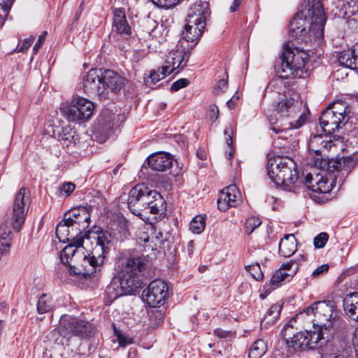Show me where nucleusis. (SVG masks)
I'll use <instances>...</instances> for the list:
<instances>
[{"mask_svg": "<svg viewBox=\"0 0 358 358\" xmlns=\"http://www.w3.org/2000/svg\"><path fill=\"white\" fill-rule=\"evenodd\" d=\"M113 30L120 34L129 35L131 27H129L122 8H115L113 11Z\"/></svg>", "mask_w": 358, "mask_h": 358, "instance_id": "c756f323", "label": "nucleus"}, {"mask_svg": "<svg viewBox=\"0 0 358 358\" xmlns=\"http://www.w3.org/2000/svg\"><path fill=\"white\" fill-rule=\"evenodd\" d=\"M345 123L346 122L341 120V119L327 108L322 113L320 117V124L327 134H331L338 129L341 124Z\"/></svg>", "mask_w": 358, "mask_h": 358, "instance_id": "a878e982", "label": "nucleus"}, {"mask_svg": "<svg viewBox=\"0 0 358 358\" xmlns=\"http://www.w3.org/2000/svg\"><path fill=\"white\" fill-rule=\"evenodd\" d=\"M305 185L308 189L313 192L326 194L331 189V184L320 173L316 174L313 178V175L308 173L305 178Z\"/></svg>", "mask_w": 358, "mask_h": 358, "instance_id": "b1692460", "label": "nucleus"}, {"mask_svg": "<svg viewBox=\"0 0 358 358\" xmlns=\"http://www.w3.org/2000/svg\"><path fill=\"white\" fill-rule=\"evenodd\" d=\"M243 0H234L232 5L230 6V12L234 13L238 10Z\"/></svg>", "mask_w": 358, "mask_h": 358, "instance_id": "69168bd1", "label": "nucleus"}, {"mask_svg": "<svg viewBox=\"0 0 358 358\" xmlns=\"http://www.w3.org/2000/svg\"><path fill=\"white\" fill-rule=\"evenodd\" d=\"M148 166L156 171H166L172 166L173 159L169 154L158 152L147 159Z\"/></svg>", "mask_w": 358, "mask_h": 358, "instance_id": "393cba45", "label": "nucleus"}, {"mask_svg": "<svg viewBox=\"0 0 358 358\" xmlns=\"http://www.w3.org/2000/svg\"><path fill=\"white\" fill-rule=\"evenodd\" d=\"M316 312L313 320V330L319 331L322 338L328 340L330 337L345 331L341 319L334 313V307L326 301L316 302Z\"/></svg>", "mask_w": 358, "mask_h": 358, "instance_id": "20e7f679", "label": "nucleus"}, {"mask_svg": "<svg viewBox=\"0 0 358 358\" xmlns=\"http://www.w3.org/2000/svg\"><path fill=\"white\" fill-rule=\"evenodd\" d=\"M117 337L119 344L121 347H125L127 345L131 343V339L127 338L126 336L120 334H117Z\"/></svg>", "mask_w": 358, "mask_h": 358, "instance_id": "680f3d73", "label": "nucleus"}, {"mask_svg": "<svg viewBox=\"0 0 358 358\" xmlns=\"http://www.w3.org/2000/svg\"><path fill=\"white\" fill-rule=\"evenodd\" d=\"M347 108L348 107L340 101L334 102L327 108L344 122H347L350 119V112L347 111Z\"/></svg>", "mask_w": 358, "mask_h": 358, "instance_id": "a19ab883", "label": "nucleus"}, {"mask_svg": "<svg viewBox=\"0 0 358 358\" xmlns=\"http://www.w3.org/2000/svg\"><path fill=\"white\" fill-rule=\"evenodd\" d=\"M108 231L113 240L115 241H123L130 236L128 222L124 217H118L114 220L110 224Z\"/></svg>", "mask_w": 358, "mask_h": 358, "instance_id": "5701e85b", "label": "nucleus"}, {"mask_svg": "<svg viewBox=\"0 0 358 358\" xmlns=\"http://www.w3.org/2000/svg\"><path fill=\"white\" fill-rule=\"evenodd\" d=\"M82 257L79 256L78 263L72 265L70 268L71 275H82L84 277L94 275L96 270H99L103 262H98L96 255L91 253V256H87L82 251Z\"/></svg>", "mask_w": 358, "mask_h": 358, "instance_id": "4468645a", "label": "nucleus"}, {"mask_svg": "<svg viewBox=\"0 0 358 358\" xmlns=\"http://www.w3.org/2000/svg\"><path fill=\"white\" fill-rule=\"evenodd\" d=\"M297 250L296 239L294 234H286L279 243V252L285 257H289Z\"/></svg>", "mask_w": 358, "mask_h": 358, "instance_id": "7c9ffc66", "label": "nucleus"}, {"mask_svg": "<svg viewBox=\"0 0 358 358\" xmlns=\"http://www.w3.org/2000/svg\"><path fill=\"white\" fill-rule=\"evenodd\" d=\"M191 51L185 47H180L179 42H178L176 49L169 52L166 57L163 65L165 69L171 73L177 69H182L187 65Z\"/></svg>", "mask_w": 358, "mask_h": 358, "instance_id": "f3484780", "label": "nucleus"}, {"mask_svg": "<svg viewBox=\"0 0 358 358\" xmlns=\"http://www.w3.org/2000/svg\"><path fill=\"white\" fill-rule=\"evenodd\" d=\"M154 4L162 8H171L178 4L180 0H152Z\"/></svg>", "mask_w": 358, "mask_h": 358, "instance_id": "8fccbe9b", "label": "nucleus"}, {"mask_svg": "<svg viewBox=\"0 0 358 358\" xmlns=\"http://www.w3.org/2000/svg\"><path fill=\"white\" fill-rule=\"evenodd\" d=\"M189 82L187 79L185 78H181L176 82H174L171 87V91H178L179 90L189 85Z\"/></svg>", "mask_w": 358, "mask_h": 358, "instance_id": "864d4df0", "label": "nucleus"}, {"mask_svg": "<svg viewBox=\"0 0 358 358\" xmlns=\"http://www.w3.org/2000/svg\"><path fill=\"white\" fill-rule=\"evenodd\" d=\"M148 259L144 256L132 255L118 259L115 271L120 278L121 285L132 289L136 287V276L146 267Z\"/></svg>", "mask_w": 358, "mask_h": 358, "instance_id": "39448f33", "label": "nucleus"}, {"mask_svg": "<svg viewBox=\"0 0 358 358\" xmlns=\"http://www.w3.org/2000/svg\"><path fill=\"white\" fill-rule=\"evenodd\" d=\"M103 72L101 70L90 69L83 80V89L89 96H98L105 99V88L103 84Z\"/></svg>", "mask_w": 358, "mask_h": 358, "instance_id": "f8f14e48", "label": "nucleus"}, {"mask_svg": "<svg viewBox=\"0 0 358 358\" xmlns=\"http://www.w3.org/2000/svg\"><path fill=\"white\" fill-rule=\"evenodd\" d=\"M206 227V216L203 215H198L195 216L189 224V230L195 234H201Z\"/></svg>", "mask_w": 358, "mask_h": 358, "instance_id": "79ce46f5", "label": "nucleus"}, {"mask_svg": "<svg viewBox=\"0 0 358 358\" xmlns=\"http://www.w3.org/2000/svg\"><path fill=\"white\" fill-rule=\"evenodd\" d=\"M46 36H47V32L44 31L39 36L38 42L34 45V48H33V50H34V52L35 53H37V52L40 49L41 43H43L45 41V38H46Z\"/></svg>", "mask_w": 358, "mask_h": 358, "instance_id": "e2e57ef3", "label": "nucleus"}, {"mask_svg": "<svg viewBox=\"0 0 358 358\" xmlns=\"http://www.w3.org/2000/svg\"><path fill=\"white\" fill-rule=\"evenodd\" d=\"M153 192H156L155 190H150L147 187H145V191H143V196L141 197V200L140 201L142 204V207L141 208V216L143 215V213L147 211V208L152 203L153 199H155V196L152 194Z\"/></svg>", "mask_w": 358, "mask_h": 358, "instance_id": "c03bdc74", "label": "nucleus"}, {"mask_svg": "<svg viewBox=\"0 0 358 358\" xmlns=\"http://www.w3.org/2000/svg\"><path fill=\"white\" fill-rule=\"evenodd\" d=\"M281 311V306L277 303L273 304L266 311L264 318L261 321V328L267 329L272 326L278 319Z\"/></svg>", "mask_w": 358, "mask_h": 358, "instance_id": "c9c22d12", "label": "nucleus"}, {"mask_svg": "<svg viewBox=\"0 0 358 358\" xmlns=\"http://www.w3.org/2000/svg\"><path fill=\"white\" fill-rule=\"evenodd\" d=\"M292 327L286 326L283 329V336H285L287 345L294 350H304L306 349L315 348L317 343L323 340L322 334L319 331H306L297 332L289 336L292 334Z\"/></svg>", "mask_w": 358, "mask_h": 358, "instance_id": "0eeeda50", "label": "nucleus"}, {"mask_svg": "<svg viewBox=\"0 0 358 358\" xmlns=\"http://www.w3.org/2000/svg\"><path fill=\"white\" fill-rule=\"evenodd\" d=\"M306 260L304 255H301L299 257L291 259L287 263L283 264L279 269L285 271L288 277H292L295 275L299 269V264Z\"/></svg>", "mask_w": 358, "mask_h": 358, "instance_id": "58836bf2", "label": "nucleus"}, {"mask_svg": "<svg viewBox=\"0 0 358 358\" xmlns=\"http://www.w3.org/2000/svg\"><path fill=\"white\" fill-rule=\"evenodd\" d=\"M219 117V109L216 105H211L208 110V117L212 122H215Z\"/></svg>", "mask_w": 358, "mask_h": 358, "instance_id": "5fc2aeb1", "label": "nucleus"}, {"mask_svg": "<svg viewBox=\"0 0 358 358\" xmlns=\"http://www.w3.org/2000/svg\"><path fill=\"white\" fill-rule=\"evenodd\" d=\"M80 247L73 243H69L61 252L60 259L64 269L68 271L69 273L72 265L78 263L79 256H82V250L79 249Z\"/></svg>", "mask_w": 358, "mask_h": 358, "instance_id": "4be33fe9", "label": "nucleus"}, {"mask_svg": "<svg viewBox=\"0 0 358 358\" xmlns=\"http://www.w3.org/2000/svg\"><path fill=\"white\" fill-rule=\"evenodd\" d=\"M267 344L262 339L257 340L250 348L248 358H261L267 351Z\"/></svg>", "mask_w": 358, "mask_h": 358, "instance_id": "ea45409f", "label": "nucleus"}, {"mask_svg": "<svg viewBox=\"0 0 358 358\" xmlns=\"http://www.w3.org/2000/svg\"><path fill=\"white\" fill-rule=\"evenodd\" d=\"M300 106L301 103L298 101L285 96V98L278 102L276 110L281 117H294L300 113Z\"/></svg>", "mask_w": 358, "mask_h": 358, "instance_id": "bb28decb", "label": "nucleus"}, {"mask_svg": "<svg viewBox=\"0 0 358 358\" xmlns=\"http://www.w3.org/2000/svg\"><path fill=\"white\" fill-rule=\"evenodd\" d=\"M214 334L218 338H224L228 337L230 334V332L223 330L220 328H217L214 330Z\"/></svg>", "mask_w": 358, "mask_h": 358, "instance_id": "0e129e2a", "label": "nucleus"}, {"mask_svg": "<svg viewBox=\"0 0 358 358\" xmlns=\"http://www.w3.org/2000/svg\"><path fill=\"white\" fill-rule=\"evenodd\" d=\"M241 202L240 192L235 185H230L224 188L217 199V207L222 211L229 207H236Z\"/></svg>", "mask_w": 358, "mask_h": 358, "instance_id": "a211bd4d", "label": "nucleus"}, {"mask_svg": "<svg viewBox=\"0 0 358 358\" xmlns=\"http://www.w3.org/2000/svg\"><path fill=\"white\" fill-rule=\"evenodd\" d=\"M248 271L250 272L253 278L257 280H260L263 278V273L260 270L259 264L248 266Z\"/></svg>", "mask_w": 358, "mask_h": 358, "instance_id": "603ef678", "label": "nucleus"}, {"mask_svg": "<svg viewBox=\"0 0 358 358\" xmlns=\"http://www.w3.org/2000/svg\"><path fill=\"white\" fill-rule=\"evenodd\" d=\"M143 191H145V187L143 185H137L133 187L129 193V197L127 200V205L129 209L132 212L133 214L141 216V208L142 204L140 201L143 196Z\"/></svg>", "mask_w": 358, "mask_h": 358, "instance_id": "cd10ccee", "label": "nucleus"}, {"mask_svg": "<svg viewBox=\"0 0 358 358\" xmlns=\"http://www.w3.org/2000/svg\"><path fill=\"white\" fill-rule=\"evenodd\" d=\"M326 16L320 0H308L306 7L297 13L289 24L291 36L307 43L323 37Z\"/></svg>", "mask_w": 358, "mask_h": 358, "instance_id": "f257e3e1", "label": "nucleus"}, {"mask_svg": "<svg viewBox=\"0 0 358 358\" xmlns=\"http://www.w3.org/2000/svg\"><path fill=\"white\" fill-rule=\"evenodd\" d=\"M85 238L90 240L92 243L95 244L91 253L96 255V257L98 258V262H101L104 261L105 255L109 251L108 245L113 241L108 230H89L85 232Z\"/></svg>", "mask_w": 358, "mask_h": 358, "instance_id": "9b49d317", "label": "nucleus"}, {"mask_svg": "<svg viewBox=\"0 0 358 358\" xmlns=\"http://www.w3.org/2000/svg\"><path fill=\"white\" fill-rule=\"evenodd\" d=\"M227 81L225 79H221L218 81L217 87L220 90H222L226 87Z\"/></svg>", "mask_w": 358, "mask_h": 358, "instance_id": "774afa93", "label": "nucleus"}, {"mask_svg": "<svg viewBox=\"0 0 358 358\" xmlns=\"http://www.w3.org/2000/svg\"><path fill=\"white\" fill-rule=\"evenodd\" d=\"M333 145V141L327 134L324 136L318 134L312 136L308 143L311 165L320 169H324L328 167L338 171H350L352 168V159L351 157H343L338 161H329L326 157V153Z\"/></svg>", "mask_w": 358, "mask_h": 358, "instance_id": "7ed1b4c3", "label": "nucleus"}, {"mask_svg": "<svg viewBox=\"0 0 358 358\" xmlns=\"http://www.w3.org/2000/svg\"><path fill=\"white\" fill-rule=\"evenodd\" d=\"M94 109L92 102L83 97H76L71 100L65 113L71 122L87 120L92 116Z\"/></svg>", "mask_w": 358, "mask_h": 358, "instance_id": "9d476101", "label": "nucleus"}, {"mask_svg": "<svg viewBox=\"0 0 358 358\" xmlns=\"http://www.w3.org/2000/svg\"><path fill=\"white\" fill-rule=\"evenodd\" d=\"M291 277H288L287 272L285 271H282V269H278L275 273L273 275L270 280V283L275 287L279 286L281 282L285 280L287 278H290Z\"/></svg>", "mask_w": 358, "mask_h": 358, "instance_id": "a18cd8bd", "label": "nucleus"}, {"mask_svg": "<svg viewBox=\"0 0 358 358\" xmlns=\"http://www.w3.org/2000/svg\"><path fill=\"white\" fill-rule=\"evenodd\" d=\"M308 59V54L297 48H292L289 43L285 45L280 57V68L282 76H294L297 71L302 70Z\"/></svg>", "mask_w": 358, "mask_h": 358, "instance_id": "423d86ee", "label": "nucleus"}, {"mask_svg": "<svg viewBox=\"0 0 358 358\" xmlns=\"http://www.w3.org/2000/svg\"><path fill=\"white\" fill-rule=\"evenodd\" d=\"M316 303H313L312 306L308 307L303 312L300 313L297 315V317H303L305 315L310 316L313 315L315 317V314L316 312Z\"/></svg>", "mask_w": 358, "mask_h": 358, "instance_id": "6e6d98bb", "label": "nucleus"}, {"mask_svg": "<svg viewBox=\"0 0 358 358\" xmlns=\"http://www.w3.org/2000/svg\"><path fill=\"white\" fill-rule=\"evenodd\" d=\"M1 2L0 3V6L5 13L7 15L9 10H10L11 6L15 0H0Z\"/></svg>", "mask_w": 358, "mask_h": 358, "instance_id": "4d7b16f0", "label": "nucleus"}, {"mask_svg": "<svg viewBox=\"0 0 358 358\" xmlns=\"http://www.w3.org/2000/svg\"><path fill=\"white\" fill-rule=\"evenodd\" d=\"M266 171L271 180L285 190L294 192L303 185L299 178L296 164L289 157L269 158Z\"/></svg>", "mask_w": 358, "mask_h": 358, "instance_id": "f03ea898", "label": "nucleus"}, {"mask_svg": "<svg viewBox=\"0 0 358 358\" xmlns=\"http://www.w3.org/2000/svg\"><path fill=\"white\" fill-rule=\"evenodd\" d=\"M152 194L155 196V199H153L151 205L147 208V211L143 214L150 213L155 215L157 218V215L160 217L164 213L165 210V201L164 198L157 192H153Z\"/></svg>", "mask_w": 358, "mask_h": 358, "instance_id": "f704fd0d", "label": "nucleus"}, {"mask_svg": "<svg viewBox=\"0 0 358 358\" xmlns=\"http://www.w3.org/2000/svg\"><path fill=\"white\" fill-rule=\"evenodd\" d=\"M338 62L345 67L358 69V55L356 54L354 49H348L340 52Z\"/></svg>", "mask_w": 358, "mask_h": 358, "instance_id": "473e14b6", "label": "nucleus"}, {"mask_svg": "<svg viewBox=\"0 0 358 358\" xmlns=\"http://www.w3.org/2000/svg\"><path fill=\"white\" fill-rule=\"evenodd\" d=\"M343 308L349 317L358 321V293L348 294L343 300Z\"/></svg>", "mask_w": 358, "mask_h": 358, "instance_id": "2f4dec72", "label": "nucleus"}, {"mask_svg": "<svg viewBox=\"0 0 358 358\" xmlns=\"http://www.w3.org/2000/svg\"><path fill=\"white\" fill-rule=\"evenodd\" d=\"M75 185L72 182H68L63 184L61 187V191L69 195L75 189Z\"/></svg>", "mask_w": 358, "mask_h": 358, "instance_id": "bf43d9fd", "label": "nucleus"}, {"mask_svg": "<svg viewBox=\"0 0 358 358\" xmlns=\"http://www.w3.org/2000/svg\"><path fill=\"white\" fill-rule=\"evenodd\" d=\"M56 236L60 242H69L77 246H82L85 238L83 231L66 222L65 217L57 224Z\"/></svg>", "mask_w": 358, "mask_h": 358, "instance_id": "2eb2a0df", "label": "nucleus"}, {"mask_svg": "<svg viewBox=\"0 0 358 358\" xmlns=\"http://www.w3.org/2000/svg\"><path fill=\"white\" fill-rule=\"evenodd\" d=\"M64 217L66 222L71 225L84 231L89 227L90 222V215L89 211L85 207H80L71 210Z\"/></svg>", "mask_w": 358, "mask_h": 358, "instance_id": "aec40b11", "label": "nucleus"}, {"mask_svg": "<svg viewBox=\"0 0 358 358\" xmlns=\"http://www.w3.org/2000/svg\"><path fill=\"white\" fill-rule=\"evenodd\" d=\"M53 307L52 299L50 296L43 294L38 301L37 310L39 314H43L50 311Z\"/></svg>", "mask_w": 358, "mask_h": 358, "instance_id": "37998d69", "label": "nucleus"}, {"mask_svg": "<svg viewBox=\"0 0 358 358\" xmlns=\"http://www.w3.org/2000/svg\"><path fill=\"white\" fill-rule=\"evenodd\" d=\"M206 23L195 22V24H191L186 20V24L182 33V38L178 41L179 46L192 50L197 44L200 36L206 27Z\"/></svg>", "mask_w": 358, "mask_h": 358, "instance_id": "dca6fc26", "label": "nucleus"}, {"mask_svg": "<svg viewBox=\"0 0 358 358\" xmlns=\"http://www.w3.org/2000/svg\"><path fill=\"white\" fill-rule=\"evenodd\" d=\"M103 84L105 85V97L110 91L113 92L120 91L127 82V80L124 77L111 70H106L103 71Z\"/></svg>", "mask_w": 358, "mask_h": 358, "instance_id": "412c9836", "label": "nucleus"}, {"mask_svg": "<svg viewBox=\"0 0 358 358\" xmlns=\"http://www.w3.org/2000/svg\"><path fill=\"white\" fill-rule=\"evenodd\" d=\"M329 238V235L325 232L319 234L314 238V246L316 248H322L327 243Z\"/></svg>", "mask_w": 358, "mask_h": 358, "instance_id": "09e8293b", "label": "nucleus"}, {"mask_svg": "<svg viewBox=\"0 0 358 358\" xmlns=\"http://www.w3.org/2000/svg\"><path fill=\"white\" fill-rule=\"evenodd\" d=\"M278 73L280 74L279 76L271 80L269 87L273 92L284 95L287 90V85L285 78L288 77L282 76V72L280 67L278 68Z\"/></svg>", "mask_w": 358, "mask_h": 358, "instance_id": "e433bc0d", "label": "nucleus"}, {"mask_svg": "<svg viewBox=\"0 0 358 358\" xmlns=\"http://www.w3.org/2000/svg\"><path fill=\"white\" fill-rule=\"evenodd\" d=\"M13 221H6L0 226V253L7 252L13 237Z\"/></svg>", "mask_w": 358, "mask_h": 358, "instance_id": "c85d7f7f", "label": "nucleus"}, {"mask_svg": "<svg viewBox=\"0 0 358 358\" xmlns=\"http://www.w3.org/2000/svg\"><path fill=\"white\" fill-rule=\"evenodd\" d=\"M138 242L140 245L144 247L145 250H154L157 246V243L155 244V246L150 243V237L145 232H142L139 234Z\"/></svg>", "mask_w": 358, "mask_h": 358, "instance_id": "de8ad7c7", "label": "nucleus"}, {"mask_svg": "<svg viewBox=\"0 0 358 358\" xmlns=\"http://www.w3.org/2000/svg\"><path fill=\"white\" fill-rule=\"evenodd\" d=\"M34 41V37L31 36L29 38L24 39L21 45L16 48V51L18 52H25L29 48Z\"/></svg>", "mask_w": 358, "mask_h": 358, "instance_id": "3c124183", "label": "nucleus"}, {"mask_svg": "<svg viewBox=\"0 0 358 358\" xmlns=\"http://www.w3.org/2000/svg\"><path fill=\"white\" fill-rule=\"evenodd\" d=\"M58 329L62 336L69 335L85 338L91 336L93 327L88 322L81 318L71 315H62L60 318Z\"/></svg>", "mask_w": 358, "mask_h": 358, "instance_id": "6e6552de", "label": "nucleus"}, {"mask_svg": "<svg viewBox=\"0 0 358 358\" xmlns=\"http://www.w3.org/2000/svg\"><path fill=\"white\" fill-rule=\"evenodd\" d=\"M329 270V266L327 264H323L319 267H317V268H315L313 271V276L314 277H318L320 276L321 274L322 273H324L326 272H327Z\"/></svg>", "mask_w": 358, "mask_h": 358, "instance_id": "052dcab7", "label": "nucleus"}, {"mask_svg": "<svg viewBox=\"0 0 358 358\" xmlns=\"http://www.w3.org/2000/svg\"><path fill=\"white\" fill-rule=\"evenodd\" d=\"M305 122V118L302 116V115H300L299 117V119L296 120V122L294 125H292V127L294 128H299ZM292 124V123H291Z\"/></svg>", "mask_w": 358, "mask_h": 358, "instance_id": "338daca9", "label": "nucleus"}, {"mask_svg": "<svg viewBox=\"0 0 358 358\" xmlns=\"http://www.w3.org/2000/svg\"><path fill=\"white\" fill-rule=\"evenodd\" d=\"M262 222L259 217H249L246 222L245 225V229L246 233L251 234L254 231V230L257 228Z\"/></svg>", "mask_w": 358, "mask_h": 358, "instance_id": "49530a36", "label": "nucleus"}, {"mask_svg": "<svg viewBox=\"0 0 358 358\" xmlns=\"http://www.w3.org/2000/svg\"><path fill=\"white\" fill-rule=\"evenodd\" d=\"M210 13L209 5L207 1L196 0L190 5L186 20L194 24H195V22H197V23L201 22L206 24Z\"/></svg>", "mask_w": 358, "mask_h": 358, "instance_id": "6ab92c4d", "label": "nucleus"}, {"mask_svg": "<svg viewBox=\"0 0 358 358\" xmlns=\"http://www.w3.org/2000/svg\"><path fill=\"white\" fill-rule=\"evenodd\" d=\"M224 135L226 138V142L228 145H231L232 144V134H233V129L231 125L227 126L224 129Z\"/></svg>", "mask_w": 358, "mask_h": 358, "instance_id": "13d9d810", "label": "nucleus"}, {"mask_svg": "<svg viewBox=\"0 0 358 358\" xmlns=\"http://www.w3.org/2000/svg\"><path fill=\"white\" fill-rule=\"evenodd\" d=\"M168 296V285L161 280H155L150 283L143 292V297L151 307H157L164 304Z\"/></svg>", "mask_w": 358, "mask_h": 358, "instance_id": "ddd939ff", "label": "nucleus"}, {"mask_svg": "<svg viewBox=\"0 0 358 358\" xmlns=\"http://www.w3.org/2000/svg\"><path fill=\"white\" fill-rule=\"evenodd\" d=\"M171 73L168 72L165 67L162 66L157 69H153L149 72V73L145 76L144 80L147 85L151 84H155L158 81L164 79Z\"/></svg>", "mask_w": 358, "mask_h": 358, "instance_id": "4c0bfd02", "label": "nucleus"}, {"mask_svg": "<svg viewBox=\"0 0 358 358\" xmlns=\"http://www.w3.org/2000/svg\"><path fill=\"white\" fill-rule=\"evenodd\" d=\"M59 141L63 146L70 148L75 146L79 142V138L74 129L66 127L62 128L59 134Z\"/></svg>", "mask_w": 358, "mask_h": 358, "instance_id": "72a5a7b5", "label": "nucleus"}, {"mask_svg": "<svg viewBox=\"0 0 358 358\" xmlns=\"http://www.w3.org/2000/svg\"><path fill=\"white\" fill-rule=\"evenodd\" d=\"M30 204L29 190L25 187L20 188L15 196L12 213L13 228L16 231H19L24 224Z\"/></svg>", "mask_w": 358, "mask_h": 358, "instance_id": "1a4fd4ad", "label": "nucleus"}]
</instances>
